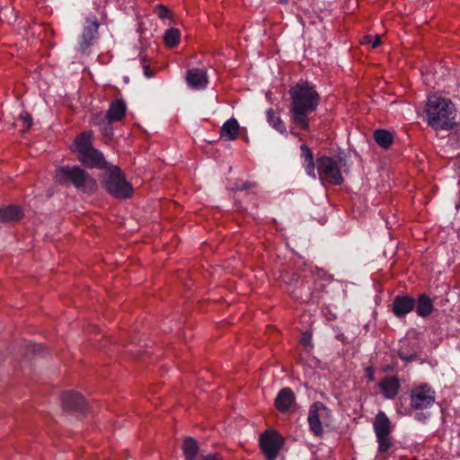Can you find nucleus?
I'll return each mask as SVG.
<instances>
[{"mask_svg": "<svg viewBox=\"0 0 460 460\" xmlns=\"http://www.w3.org/2000/svg\"><path fill=\"white\" fill-rule=\"evenodd\" d=\"M288 94L290 121L299 129L307 130L310 115L317 110L321 102L315 85L307 81H301L289 88Z\"/></svg>", "mask_w": 460, "mask_h": 460, "instance_id": "nucleus-1", "label": "nucleus"}, {"mask_svg": "<svg viewBox=\"0 0 460 460\" xmlns=\"http://www.w3.org/2000/svg\"><path fill=\"white\" fill-rule=\"evenodd\" d=\"M301 150V157L303 158L304 167L306 171V173L315 178V165L317 167V173L319 179L322 181H325L332 185H341L344 181L342 177L341 169L337 162L326 155H323L316 159L314 163V155L311 149L306 145H302L300 146Z\"/></svg>", "mask_w": 460, "mask_h": 460, "instance_id": "nucleus-2", "label": "nucleus"}, {"mask_svg": "<svg viewBox=\"0 0 460 460\" xmlns=\"http://www.w3.org/2000/svg\"><path fill=\"white\" fill-rule=\"evenodd\" d=\"M424 112L428 125L436 130L451 129L456 125V109L449 99L429 95Z\"/></svg>", "mask_w": 460, "mask_h": 460, "instance_id": "nucleus-3", "label": "nucleus"}, {"mask_svg": "<svg viewBox=\"0 0 460 460\" xmlns=\"http://www.w3.org/2000/svg\"><path fill=\"white\" fill-rule=\"evenodd\" d=\"M54 180L57 183L69 186L73 185L83 192H93L96 189V181L79 166H61L56 170Z\"/></svg>", "mask_w": 460, "mask_h": 460, "instance_id": "nucleus-4", "label": "nucleus"}, {"mask_svg": "<svg viewBox=\"0 0 460 460\" xmlns=\"http://www.w3.org/2000/svg\"><path fill=\"white\" fill-rule=\"evenodd\" d=\"M78 160L89 168L103 169L107 162L102 152L93 146V132L81 133L75 139Z\"/></svg>", "mask_w": 460, "mask_h": 460, "instance_id": "nucleus-5", "label": "nucleus"}, {"mask_svg": "<svg viewBox=\"0 0 460 460\" xmlns=\"http://www.w3.org/2000/svg\"><path fill=\"white\" fill-rule=\"evenodd\" d=\"M330 282V276L323 270L312 272L302 281L298 297L304 302L318 304Z\"/></svg>", "mask_w": 460, "mask_h": 460, "instance_id": "nucleus-6", "label": "nucleus"}, {"mask_svg": "<svg viewBox=\"0 0 460 460\" xmlns=\"http://www.w3.org/2000/svg\"><path fill=\"white\" fill-rule=\"evenodd\" d=\"M373 429L377 441V452L385 455L389 454L394 443L392 437V423L384 411H379L374 420Z\"/></svg>", "mask_w": 460, "mask_h": 460, "instance_id": "nucleus-7", "label": "nucleus"}, {"mask_svg": "<svg viewBox=\"0 0 460 460\" xmlns=\"http://www.w3.org/2000/svg\"><path fill=\"white\" fill-rule=\"evenodd\" d=\"M258 443L266 460H277L285 445V438L276 429H268L260 434Z\"/></svg>", "mask_w": 460, "mask_h": 460, "instance_id": "nucleus-8", "label": "nucleus"}, {"mask_svg": "<svg viewBox=\"0 0 460 460\" xmlns=\"http://www.w3.org/2000/svg\"><path fill=\"white\" fill-rule=\"evenodd\" d=\"M104 187L109 194L120 199H128L133 193L132 185L127 181L121 170L117 166L110 170Z\"/></svg>", "mask_w": 460, "mask_h": 460, "instance_id": "nucleus-9", "label": "nucleus"}, {"mask_svg": "<svg viewBox=\"0 0 460 460\" xmlns=\"http://www.w3.org/2000/svg\"><path fill=\"white\" fill-rule=\"evenodd\" d=\"M436 400V392L427 383L412 387L410 394V406L414 411H423L430 408Z\"/></svg>", "mask_w": 460, "mask_h": 460, "instance_id": "nucleus-10", "label": "nucleus"}, {"mask_svg": "<svg viewBox=\"0 0 460 460\" xmlns=\"http://www.w3.org/2000/svg\"><path fill=\"white\" fill-rule=\"evenodd\" d=\"M330 420V410L321 402H314L308 412L309 429L315 437L321 438L323 434V425Z\"/></svg>", "mask_w": 460, "mask_h": 460, "instance_id": "nucleus-11", "label": "nucleus"}, {"mask_svg": "<svg viewBox=\"0 0 460 460\" xmlns=\"http://www.w3.org/2000/svg\"><path fill=\"white\" fill-rule=\"evenodd\" d=\"M100 23L96 16L87 17L84 27L81 39L79 40L78 50L84 54L93 46V40L97 38Z\"/></svg>", "mask_w": 460, "mask_h": 460, "instance_id": "nucleus-12", "label": "nucleus"}, {"mask_svg": "<svg viewBox=\"0 0 460 460\" xmlns=\"http://www.w3.org/2000/svg\"><path fill=\"white\" fill-rule=\"evenodd\" d=\"M416 305V300L409 295H397L394 297L390 308L392 313L402 318L412 312Z\"/></svg>", "mask_w": 460, "mask_h": 460, "instance_id": "nucleus-13", "label": "nucleus"}, {"mask_svg": "<svg viewBox=\"0 0 460 460\" xmlns=\"http://www.w3.org/2000/svg\"><path fill=\"white\" fill-rule=\"evenodd\" d=\"M377 387L385 399L394 400L401 390V381L398 376H385Z\"/></svg>", "mask_w": 460, "mask_h": 460, "instance_id": "nucleus-14", "label": "nucleus"}, {"mask_svg": "<svg viewBox=\"0 0 460 460\" xmlns=\"http://www.w3.org/2000/svg\"><path fill=\"white\" fill-rule=\"evenodd\" d=\"M62 404L67 411H84L87 402L81 394L75 391H66L62 394Z\"/></svg>", "mask_w": 460, "mask_h": 460, "instance_id": "nucleus-15", "label": "nucleus"}, {"mask_svg": "<svg viewBox=\"0 0 460 460\" xmlns=\"http://www.w3.org/2000/svg\"><path fill=\"white\" fill-rule=\"evenodd\" d=\"M185 80L188 86L193 90H203L208 84L207 71L202 68L189 69Z\"/></svg>", "mask_w": 460, "mask_h": 460, "instance_id": "nucleus-16", "label": "nucleus"}, {"mask_svg": "<svg viewBox=\"0 0 460 460\" xmlns=\"http://www.w3.org/2000/svg\"><path fill=\"white\" fill-rule=\"evenodd\" d=\"M420 349L417 342L410 341H401L397 350L398 357L406 363H411L420 359Z\"/></svg>", "mask_w": 460, "mask_h": 460, "instance_id": "nucleus-17", "label": "nucleus"}, {"mask_svg": "<svg viewBox=\"0 0 460 460\" xmlns=\"http://www.w3.org/2000/svg\"><path fill=\"white\" fill-rule=\"evenodd\" d=\"M127 110L126 102L121 98H117L111 102L103 118L111 122H121L126 117Z\"/></svg>", "mask_w": 460, "mask_h": 460, "instance_id": "nucleus-18", "label": "nucleus"}, {"mask_svg": "<svg viewBox=\"0 0 460 460\" xmlns=\"http://www.w3.org/2000/svg\"><path fill=\"white\" fill-rule=\"evenodd\" d=\"M295 402V394L290 388L281 389L274 402V405L278 411L281 412L288 411Z\"/></svg>", "mask_w": 460, "mask_h": 460, "instance_id": "nucleus-19", "label": "nucleus"}, {"mask_svg": "<svg viewBox=\"0 0 460 460\" xmlns=\"http://www.w3.org/2000/svg\"><path fill=\"white\" fill-rule=\"evenodd\" d=\"M23 217L22 209L16 205H10L0 208V221L3 223L18 222Z\"/></svg>", "mask_w": 460, "mask_h": 460, "instance_id": "nucleus-20", "label": "nucleus"}, {"mask_svg": "<svg viewBox=\"0 0 460 460\" xmlns=\"http://www.w3.org/2000/svg\"><path fill=\"white\" fill-rule=\"evenodd\" d=\"M239 124L235 119H230L226 120L220 128L221 138L233 141L238 137L239 135Z\"/></svg>", "mask_w": 460, "mask_h": 460, "instance_id": "nucleus-21", "label": "nucleus"}, {"mask_svg": "<svg viewBox=\"0 0 460 460\" xmlns=\"http://www.w3.org/2000/svg\"><path fill=\"white\" fill-rule=\"evenodd\" d=\"M415 308L419 316L428 317L434 310L433 301L428 295L420 294L416 300Z\"/></svg>", "mask_w": 460, "mask_h": 460, "instance_id": "nucleus-22", "label": "nucleus"}, {"mask_svg": "<svg viewBox=\"0 0 460 460\" xmlns=\"http://www.w3.org/2000/svg\"><path fill=\"white\" fill-rule=\"evenodd\" d=\"M92 123L94 126L99 127L105 137L111 138L113 136L112 124L114 122H111L107 119L103 118L102 113L94 114L92 118Z\"/></svg>", "mask_w": 460, "mask_h": 460, "instance_id": "nucleus-23", "label": "nucleus"}, {"mask_svg": "<svg viewBox=\"0 0 460 460\" xmlns=\"http://www.w3.org/2000/svg\"><path fill=\"white\" fill-rule=\"evenodd\" d=\"M373 137L376 143L384 149H388L394 143V135L386 129H376Z\"/></svg>", "mask_w": 460, "mask_h": 460, "instance_id": "nucleus-24", "label": "nucleus"}, {"mask_svg": "<svg viewBox=\"0 0 460 460\" xmlns=\"http://www.w3.org/2000/svg\"><path fill=\"white\" fill-rule=\"evenodd\" d=\"M182 451L185 460H196L199 456L197 441L192 438H187L182 444Z\"/></svg>", "mask_w": 460, "mask_h": 460, "instance_id": "nucleus-25", "label": "nucleus"}, {"mask_svg": "<svg viewBox=\"0 0 460 460\" xmlns=\"http://www.w3.org/2000/svg\"><path fill=\"white\" fill-rule=\"evenodd\" d=\"M267 121L269 124L281 134L287 132V128L284 121L278 116L272 108L267 111Z\"/></svg>", "mask_w": 460, "mask_h": 460, "instance_id": "nucleus-26", "label": "nucleus"}, {"mask_svg": "<svg viewBox=\"0 0 460 460\" xmlns=\"http://www.w3.org/2000/svg\"><path fill=\"white\" fill-rule=\"evenodd\" d=\"M181 40V32L176 28H170L165 31L164 34V44L168 48H175L179 45Z\"/></svg>", "mask_w": 460, "mask_h": 460, "instance_id": "nucleus-27", "label": "nucleus"}, {"mask_svg": "<svg viewBox=\"0 0 460 460\" xmlns=\"http://www.w3.org/2000/svg\"><path fill=\"white\" fill-rule=\"evenodd\" d=\"M19 119L22 121V132H25L27 131L32 125V118H31V115L27 112V111H23L20 114L19 116Z\"/></svg>", "mask_w": 460, "mask_h": 460, "instance_id": "nucleus-28", "label": "nucleus"}, {"mask_svg": "<svg viewBox=\"0 0 460 460\" xmlns=\"http://www.w3.org/2000/svg\"><path fill=\"white\" fill-rule=\"evenodd\" d=\"M154 13L160 19H165L168 17L170 11L168 10V8L165 5L159 4L154 7Z\"/></svg>", "mask_w": 460, "mask_h": 460, "instance_id": "nucleus-29", "label": "nucleus"}, {"mask_svg": "<svg viewBox=\"0 0 460 460\" xmlns=\"http://www.w3.org/2000/svg\"><path fill=\"white\" fill-rule=\"evenodd\" d=\"M362 42L365 44H371L372 48H376L380 45L381 40L378 35H367L364 37V40Z\"/></svg>", "mask_w": 460, "mask_h": 460, "instance_id": "nucleus-30", "label": "nucleus"}, {"mask_svg": "<svg viewBox=\"0 0 460 460\" xmlns=\"http://www.w3.org/2000/svg\"><path fill=\"white\" fill-rule=\"evenodd\" d=\"M196 460H223L218 453L201 455Z\"/></svg>", "mask_w": 460, "mask_h": 460, "instance_id": "nucleus-31", "label": "nucleus"}, {"mask_svg": "<svg viewBox=\"0 0 460 460\" xmlns=\"http://www.w3.org/2000/svg\"><path fill=\"white\" fill-rule=\"evenodd\" d=\"M143 70L144 74L147 78L152 77L155 75V71L150 68L149 64L146 62V60L143 59Z\"/></svg>", "mask_w": 460, "mask_h": 460, "instance_id": "nucleus-32", "label": "nucleus"}, {"mask_svg": "<svg viewBox=\"0 0 460 460\" xmlns=\"http://www.w3.org/2000/svg\"><path fill=\"white\" fill-rule=\"evenodd\" d=\"M366 377L369 382H373L375 380V368L372 366L367 367L365 368Z\"/></svg>", "mask_w": 460, "mask_h": 460, "instance_id": "nucleus-33", "label": "nucleus"}, {"mask_svg": "<svg viewBox=\"0 0 460 460\" xmlns=\"http://www.w3.org/2000/svg\"><path fill=\"white\" fill-rule=\"evenodd\" d=\"M301 342L305 346L309 345L311 342V335L308 333H304L301 339Z\"/></svg>", "mask_w": 460, "mask_h": 460, "instance_id": "nucleus-34", "label": "nucleus"}, {"mask_svg": "<svg viewBox=\"0 0 460 460\" xmlns=\"http://www.w3.org/2000/svg\"><path fill=\"white\" fill-rule=\"evenodd\" d=\"M255 185L256 184L254 182L252 183V182L247 181V182L243 183V185L239 189L240 190H248L250 188L255 187Z\"/></svg>", "mask_w": 460, "mask_h": 460, "instance_id": "nucleus-35", "label": "nucleus"}]
</instances>
